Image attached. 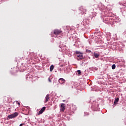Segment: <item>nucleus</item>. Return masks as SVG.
<instances>
[{
    "label": "nucleus",
    "instance_id": "1",
    "mask_svg": "<svg viewBox=\"0 0 126 126\" xmlns=\"http://www.w3.org/2000/svg\"><path fill=\"white\" fill-rule=\"evenodd\" d=\"M76 57H77V61H80V60H83L84 57H83V54L80 51L75 52Z\"/></svg>",
    "mask_w": 126,
    "mask_h": 126
},
{
    "label": "nucleus",
    "instance_id": "2",
    "mask_svg": "<svg viewBox=\"0 0 126 126\" xmlns=\"http://www.w3.org/2000/svg\"><path fill=\"white\" fill-rule=\"evenodd\" d=\"M18 116V113L15 112L14 113L11 114L8 116V119H13V118H16Z\"/></svg>",
    "mask_w": 126,
    "mask_h": 126
},
{
    "label": "nucleus",
    "instance_id": "3",
    "mask_svg": "<svg viewBox=\"0 0 126 126\" xmlns=\"http://www.w3.org/2000/svg\"><path fill=\"white\" fill-rule=\"evenodd\" d=\"M64 110H65V104L64 103H62L61 105V111L64 112Z\"/></svg>",
    "mask_w": 126,
    "mask_h": 126
},
{
    "label": "nucleus",
    "instance_id": "4",
    "mask_svg": "<svg viewBox=\"0 0 126 126\" xmlns=\"http://www.w3.org/2000/svg\"><path fill=\"white\" fill-rule=\"evenodd\" d=\"M45 110H46V107L44 106L39 111V112L37 114V115H41V114H43V113H44V112L45 111Z\"/></svg>",
    "mask_w": 126,
    "mask_h": 126
},
{
    "label": "nucleus",
    "instance_id": "5",
    "mask_svg": "<svg viewBox=\"0 0 126 126\" xmlns=\"http://www.w3.org/2000/svg\"><path fill=\"white\" fill-rule=\"evenodd\" d=\"M61 32L62 31L60 30H55L54 31V34H55V35H59V34H61Z\"/></svg>",
    "mask_w": 126,
    "mask_h": 126
},
{
    "label": "nucleus",
    "instance_id": "6",
    "mask_svg": "<svg viewBox=\"0 0 126 126\" xmlns=\"http://www.w3.org/2000/svg\"><path fill=\"white\" fill-rule=\"evenodd\" d=\"M59 82L61 84H63V83H64V82H65V80H64L63 78H60L59 80Z\"/></svg>",
    "mask_w": 126,
    "mask_h": 126
},
{
    "label": "nucleus",
    "instance_id": "7",
    "mask_svg": "<svg viewBox=\"0 0 126 126\" xmlns=\"http://www.w3.org/2000/svg\"><path fill=\"white\" fill-rule=\"evenodd\" d=\"M49 94H47L46 97H45V103H47V102H48V101H49V100H50V96Z\"/></svg>",
    "mask_w": 126,
    "mask_h": 126
},
{
    "label": "nucleus",
    "instance_id": "8",
    "mask_svg": "<svg viewBox=\"0 0 126 126\" xmlns=\"http://www.w3.org/2000/svg\"><path fill=\"white\" fill-rule=\"evenodd\" d=\"M119 100H120V98H119V97L116 98L114 101V104L117 105V104H118V102H119Z\"/></svg>",
    "mask_w": 126,
    "mask_h": 126
},
{
    "label": "nucleus",
    "instance_id": "9",
    "mask_svg": "<svg viewBox=\"0 0 126 126\" xmlns=\"http://www.w3.org/2000/svg\"><path fill=\"white\" fill-rule=\"evenodd\" d=\"M94 55L95 57V58H98L100 56V55L98 53H94Z\"/></svg>",
    "mask_w": 126,
    "mask_h": 126
},
{
    "label": "nucleus",
    "instance_id": "10",
    "mask_svg": "<svg viewBox=\"0 0 126 126\" xmlns=\"http://www.w3.org/2000/svg\"><path fill=\"white\" fill-rule=\"evenodd\" d=\"M54 68H55V66H54V65H51L50 67V71H53Z\"/></svg>",
    "mask_w": 126,
    "mask_h": 126
},
{
    "label": "nucleus",
    "instance_id": "11",
    "mask_svg": "<svg viewBox=\"0 0 126 126\" xmlns=\"http://www.w3.org/2000/svg\"><path fill=\"white\" fill-rule=\"evenodd\" d=\"M116 68V65L115 64H113L112 66V69H115Z\"/></svg>",
    "mask_w": 126,
    "mask_h": 126
},
{
    "label": "nucleus",
    "instance_id": "12",
    "mask_svg": "<svg viewBox=\"0 0 126 126\" xmlns=\"http://www.w3.org/2000/svg\"><path fill=\"white\" fill-rule=\"evenodd\" d=\"M77 72L78 73V75H79V74H80V73H81V71H80V70H78L77 71Z\"/></svg>",
    "mask_w": 126,
    "mask_h": 126
},
{
    "label": "nucleus",
    "instance_id": "13",
    "mask_svg": "<svg viewBox=\"0 0 126 126\" xmlns=\"http://www.w3.org/2000/svg\"><path fill=\"white\" fill-rule=\"evenodd\" d=\"M86 53H91V50H89L88 49H87L86 50Z\"/></svg>",
    "mask_w": 126,
    "mask_h": 126
},
{
    "label": "nucleus",
    "instance_id": "14",
    "mask_svg": "<svg viewBox=\"0 0 126 126\" xmlns=\"http://www.w3.org/2000/svg\"><path fill=\"white\" fill-rule=\"evenodd\" d=\"M18 106H20V103H19L18 101H16Z\"/></svg>",
    "mask_w": 126,
    "mask_h": 126
},
{
    "label": "nucleus",
    "instance_id": "15",
    "mask_svg": "<svg viewBox=\"0 0 126 126\" xmlns=\"http://www.w3.org/2000/svg\"><path fill=\"white\" fill-rule=\"evenodd\" d=\"M25 124H21L20 125V126H24Z\"/></svg>",
    "mask_w": 126,
    "mask_h": 126
},
{
    "label": "nucleus",
    "instance_id": "16",
    "mask_svg": "<svg viewBox=\"0 0 126 126\" xmlns=\"http://www.w3.org/2000/svg\"><path fill=\"white\" fill-rule=\"evenodd\" d=\"M60 66H64L63 64H62L61 65H60Z\"/></svg>",
    "mask_w": 126,
    "mask_h": 126
},
{
    "label": "nucleus",
    "instance_id": "17",
    "mask_svg": "<svg viewBox=\"0 0 126 126\" xmlns=\"http://www.w3.org/2000/svg\"><path fill=\"white\" fill-rule=\"evenodd\" d=\"M49 82H51V80L50 79V78H49Z\"/></svg>",
    "mask_w": 126,
    "mask_h": 126
}]
</instances>
